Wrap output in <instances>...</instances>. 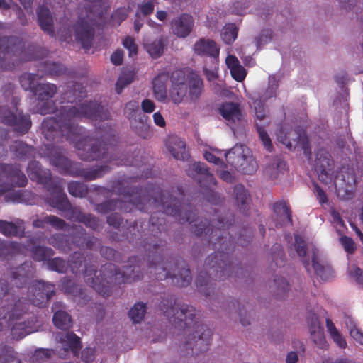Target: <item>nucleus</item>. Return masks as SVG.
<instances>
[{"mask_svg":"<svg viewBox=\"0 0 363 363\" xmlns=\"http://www.w3.org/2000/svg\"><path fill=\"white\" fill-rule=\"evenodd\" d=\"M131 178L115 179L111 182V189L97 186L95 191L98 194L109 196L113 192L123 196L125 201L111 199L95 205V211L101 214L120 210L130 212L133 207L140 211L155 208L149 220L150 233L145 234L142 247L147 257V267L150 274H154L157 280L171 278L172 283L179 287L190 284L192 277L188 265L181 257H172L169 261L163 259L166 241L159 235L168 228L164 215L174 217L179 223L197 222L196 213L189 203H183L184 193L181 186L172 187L163 191L155 184H148L146 187L129 186ZM191 232L197 237L204 236L212 248L216 250L205 261L203 269L199 272L196 279L199 291L206 296H210L214 289L212 281H224L229 277H238L243 269L240 265H234L229 254L235 247V235L238 233L237 242L245 246L250 242V227L240 228L235 224V216L228 212L210 222L205 219L191 226Z\"/></svg>","mask_w":363,"mask_h":363,"instance_id":"obj_1","label":"nucleus"},{"mask_svg":"<svg viewBox=\"0 0 363 363\" xmlns=\"http://www.w3.org/2000/svg\"><path fill=\"white\" fill-rule=\"evenodd\" d=\"M37 99V112L41 115L50 114L57 110L59 104H71L61 106L56 117H47L42 123V132L45 138L55 141L65 136L67 140H74L82 134V128L78 121L82 118L96 121L107 120L109 112L96 101L84 100L86 92H33Z\"/></svg>","mask_w":363,"mask_h":363,"instance_id":"obj_2","label":"nucleus"},{"mask_svg":"<svg viewBox=\"0 0 363 363\" xmlns=\"http://www.w3.org/2000/svg\"><path fill=\"white\" fill-rule=\"evenodd\" d=\"M159 308L175 328L182 329L184 341L179 346L182 352L198 355L208 350L212 331L207 325L199 323L194 307L177 303L174 295H167L163 297Z\"/></svg>","mask_w":363,"mask_h":363,"instance_id":"obj_3","label":"nucleus"},{"mask_svg":"<svg viewBox=\"0 0 363 363\" xmlns=\"http://www.w3.org/2000/svg\"><path fill=\"white\" fill-rule=\"evenodd\" d=\"M142 262L137 257H130L124 269L121 270L113 263L102 265L99 272L94 264H85V282L104 297H108L116 285L132 283L143 277Z\"/></svg>","mask_w":363,"mask_h":363,"instance_id":"obj_4","label":"nucleus"},{"mask_svg":"<svg viewBox=\"0 0 363 363\" xmlns=\"http://www.w3.org/2000/svg\"><path fill=\"white\" fill-rule=\"evenodd\" d=\"M11 290L8 281L0 279V332L10 328L13 337L21 340L35 330L36 318L28 313V304L19 300L13 304H6V298Z\"/></svg>","mask_w":363,"mask_h":363,"instance_id":"obj_5","label":"nucleus"},{"mask_svg":"<svg viewBox=\"0 0 363 363\" xmlns=\"http://www.w3.org/2000/svg\"><path fill=\"white\" fill-rule=\"evenodd\" d=\"M96 135L99 136L88 151L81 148V143H77L76 147L78 149L79 157L86 162L102 161L105 163H112L116 166H138V160L133 158L131 160L122 157L116 145V136L112 132L111 128L108 131L102 133L100 128L96 130Z\"/></svg>","mask_w":363,"mask_h":363,"instance_id":"obj_6","label":"nucleus"},{"mask_svg":"<svg viewBox=\"0 0 363 363\" xmlns=\"http://www.w3.org/2000/svg\"><path fill=\"white\" fill-rule=\"evenodd\" d=\"M46 157L50 164L59 169L62 174L74 177H81L86 181H92L102 177L111 170L108 164L98 166L96 168H84L79 162H72L64 154V150L52 145L45 146Z\"/></svg>","mask_w":363,"mask_h":363,"instance_id":"obj_7","label":"nucleus"},{"mask_svg":"<svg viewBox=\"0 0 363 363\" xmlns=\"http://www.w3.org/2000/svg\"><path fill=\"white\" fill-rule=\"evenodd\" d=\"M86 1L92 4V6L87 4L80 10L78 19L73 25V30L76 40L81 44L83 49L89 50L95 35L96 18L102 14L101 9L102 0Z\"/></svg>","mask_w":363,"mask_h":363,"instance_id":"obj_8","label":"nucleus"},{"mask_svg":"<svg viewBox=\"0 0 363 363\" xmlns=\"http://www.w3.org/2000/svg\"><path fill=\"white\" fill-rule=\"evenodd\" d=\"M33 46L25 48L23 40L16 36L0 38V69L12 70L21 62L35 60L38 56L31 52Z\"/></svg>","mask_w":363,"mask_h":363,"instance_id":"obj_9","label":"nucleus"},{"mask_svg":"<svg viewBox=\"0 0 363 363\" xmlns=\"http://www.w3.org/2000/svg\"><path fill=\"white\" fill-rule=\"evenodd\" d=\"M9 288L11 289L10 291L9 294L6 296V298H9V295L12 294V291L13 290V286H10V284L8 283ZM55 294V285L49 283L45 282L43 281H38L35 280L30 284L28 289V301L23 298H18V300L13 299L11 302H9V300L8 302H6V304H13L15 302L22 300L24 303H26L28 304V313L30 315H34L35 318H37L33 313L30 312V304L38 306L39 308H44L47 306V305L49 303V301L52 298V297ZM6 298V297L4 298ZM36 328L33 331H37L38 328L39 327V325H38V318H36V323H35Z\"/></svg>","mask_w":363,"mask_h":363,"instance_id":"obj_10","label":"nucleus"},{"mask_svg":"<svg viewBox=\"0 0 363 363\" xmlns=\"http://www.w3.org/2000/svg\"><path fill=\"white\" fill-rule=\"evenodd\" d=\"M19 102L20 99L18 97L13 96L12 108L0 107V121L4 124L12 127L15 132L24 135L30 129L32 122L29 114H25L18 109Z\"/></svg>","mask_w":363,"mask_h":363,"instance_id":"obj_11","label":"nucleus"},{"mask_svg":"<svg viewBox=\"0 0 363 363\" xmlns=\"http://www.w3.org/2000/svg\"><path fill=\"white\" fill-rule=\"evenodd\" d=\"M187 174L195 178L201 188L206 189L208 192L203 193L206 200L213 204H218L220 198L213 191L216 186V180L213 175L209 172L207 165L204 162H196L189 166Z\"/></svg>","mask_w":363,"mask_h":363,"instance_id":"obj_12","label":"nucleus"},{"mask_svg":"<svg viewBox=\"0 0 363 363\" xmlns=\"http://www.w3.org/2000/svg\"><path fill=\"white\" fill-rule=\"evenodd\" d=\"M54 188L56 189L55 194L48 196L45 199V203L51 207L65 213V217L67 220L81 223V220L84 218L85 213L81 211L80 208L72 205L64 191V186L55 185Z\"/></svg>","mask_w":363,"mask_h":363,"instance_id":"obj_13","label":"nucleus"},{"mask_svg":"<svg viewBox=\"0 0 363 363\" xmlns=\"http://www.w3.org/2000/svg\"><path fill=\"white\" fill-rule=\"evenodd\" d=\"M0 177L9 180V182L0 180V196L12 191L15 187H24L28 183L20 164L0 163Z\"/></svg>","mask_w":363,"mask_h":363,"instance_id":"obj_14","label":"nucleus"},{"mask_svg":"<svg viewBox=\"0 0 363 363\" xmlns=\"http://www.w3.org/2000/svg\"><path fill=\"white\" fill-rule=\"evenodd\" d=\"M334 183L337 197L342 200L351 199L354 195L357 186L354 169L342 167L337 173Z\"/></svg>","mask_w":363,"mask_h":363,"instance_id":"obj_15","label":"nucleus"},{"mask_svg":"<svg viewBox=\"0 0 363 363\" xmlns=\"http://www.w3.org/2000/svg\"><path fill=\"white\" fill-rule=\"evenodd\" d=\"M29 178L32 181L41 184L49 193V196L55 194V185L64 186L65 181L59 177L52 178L49 170H43L39 162L31 160L28 164L26 169Z\"/></svg>","mask_w":363,"mask_h":363,"instance_id":"obj_16","label":"nucleus"},{"mask_svg":"<svg viewBox=\"0 0 363 363\" xmlns=\"http://www.w3.org/2000/svg\"><path fill=\"white\" fill-rule=\"evenodd\" d=\"M314 168L320 182L328 184L333 180L334 162L325 149H319L315 155Z\"/></svg>","mask_w":363,"mask_h":363,"instance_id":"obj_17","label":"nucleus"},{"mask_svg":"<svg viewBox=\"0 0 363 363\" xmlns=\"http://www.w3.org/2000/svg\"><path fill=\"white\" fill-rule=\"evenodd\" d=\"M194 52L201 57H209L211 61L219 60L220 48L212 39L201 38L194 43L193 46Z\"/></svg>","mask_w":363,"mask_h":363,"instance_id":"obj_18","label":"nucleus"},{"mask_svg":"<svg viewBox=\"0 0 363 363\" xmlns=\"http://www.w3.org/2000/svg\"><path fill=\"white\" fill-rule=\"evenodd\" d=\"M19 82L24 91H57L55 84L43 82L42 77L35 74H22L19 77Z\"/></svg>","mask_w":363,"mask_h":363,"instance_id":"obj_19","label":"nucleus"},{"mask_svg":"<svg viewBox=\"0 0 363 363\" xmlns=\"http://www.w3.org/2000/svg\"><path fill=\"white\" fill-rule=\"evenodd\" d=\"M35 269L31 262H25L19 267L12 269L11 281L16 288L21 289L26 286L33 277Z\"/></svg>","mask_w":363,"mask_h":363,"instance_id":"obj_20","label":"nucleus"},{"mask_svg":"<svg viewBox=\"0 0 363 363\" xmlns=\"http://www.w3.org/2000/svg\"><path fill=\"white\" fill-rule=\"evenodd\" d=\"M277 140L291 150L293 142L298 143L302 139L299 129H294L291 125L284 124L276 133Z\"/></svg>","mask_w":363,"mask_h":363,"instance_id":"obj_21","label":"nucleus"},{"mask_svg":"<svg viewBox=\"0 0 363 363\" xmlns=\"http://www.w3.org/2000/svg\"><path fill=\"white\" fill-rule=\"evenodd\" d=\"M172 23L173 33L179 38H186L191 33L194 21L191 15L183 13Z\"/></svg>","mask_w":363,"mask_h":363,"instance_id":"obj_22","label":"nucleus"},{"mask_svg":"<svg viewBox=\"0 0 363 363\" xmlns=\"http://www.w3.org/2000/svg\"><path fill=\"white\" fill-rule=\"evenodd\" d=\"M9 150L14 158L21 161L33 159L36 155L35 149L22 140H15L10 146Z\"/></svg>","mask_w":363,"mask_h":363,"instance_id":"obj_23","label":"nucleus"},{"mask_svg":"<svg viewBox=\"0 0 363 363\" xmlns=\"http://www.w3.org/2000/svg\"><path fill=\"white\" fill-rule=\"evenodd\" d=\"M166 147L172 157L177 160L185 161L189 158L186 143L179 137H169L166 141Z\"/></svg>","mask_w":363,"mask_h":363,"instance_id":"obj_24","label":"nucleus"},{"mask_svg":"<svg viewBox=\"0 0 363 363\" xmlns=\"http://www.w3.org/2000/svg\"><path fill=\"white\" fill-rule=\"evenodd\" d=\"M218 112L228 123H237L242 120V114L240 104L238 103H223L218 108Z\"/></svg>","mask_w":363,"mask_h":363,"instance_id":"obj_25","label":"nucleus"},{"mask_svg":"<svg viewBox=\"0 0 363 363\" xmlns=\"http://www.w3.org/2000/svg\"><path fill=\"white\" fill-rule=\"evenodd\" d=\"M36 13L40 28L45 33L53 36L55 34L54 21L50 9L44 5H40L37 9Z\"/></svg>","mask_w":363,"mask_h":363,"instance_id":"obj_26","label":"nucleus"},{"mask_svg":"<svg viewBox=\"0 0 363 363\" xmlns=\"http://www.w3.org/2000/svg\"><path fill=\"white\" fill-rule=\"evenodd\" d=\"M4 201L6 203L34 205L36 201V195L28 190H13L5 194Z\"/></svg>","mask_w":363,"mask_h":363,"instance_id":"obj_27","label":"nucleus"},{"mask_svg":"<svg viewBox=\"0 0 363 363\" xmlns=\"http://www.w3.org/2000/svg\"><path fill=\"white\" fill-rule=\"evenodd\" d=\"M273 212L280 219L276 223L277 227H281L286 223L293 224L292 212L286 201L281 200L275 202L273 204Z\"/></svg>","mask_w":363,"mask_h":363,"instance_id":"obj_28","label":"nucleus"},{"mask_svg":"<svg viewBox=\"0 0 363 363\" xmlns=\"http://www.w3.org/2000/svg\"><path fill=\"white\" fill-rule=\"evenodd\" d=\"M218 63L219 60L216 61V64L214 63V61H211L209 67L207 65L203 67V72L211 85L213 86L214 91H226L224 83L218 78Z\"/></svg>","mask_w":363,"mask_h":363,"instance_id":"obj_29","label":"nucleus"},{"mask_svg":"<svg viewBox=\"0 0 363 363\" xmlns=\"http://www.w3.org/2000/svg\"><path fill=\"white\" fill-rule=\"evenodd\" d=\"M247 153H250V151L246 146L236 144L225 153L226 162L235 168L243 161V158Z\"/></svg>","mask_w":363,"mask_h":363,"instance_id":"obj_30","label":"nucleus"},{"mask_svg":"<svg viewBox=\"0 0 363 363\" xmlns=\"http://www.w3.org/2000/svg\"><path fill=\"white\" fill-rule=\"evenodd\" d=\"M23 221L18 219L16 223L0 220V232L5 236H23L25 228Z\"/></svg>","mask_w":363,"mask_h":363,"instance_id":"obj_31","label":"nucleus"},{"mask_svg":"<svg viewBox=\"0 0 363 363\" xmlns=\"http://www.w3.org/2000/svg\"><path fill=\"white\" fill-rule=\"evenodd\" d=\"M23 249V246L17 242L6 241L0 238V259L2 260L9 259L21 254Z\"/></svg>","mask_w":363,"mask_h":363,"instance_id":"obj_32","label":"nucleus"},{"mask_svg":"<svg viewBox=\"0 0 363 363\" xmlns=\"http://www.w3.org/2000/svg\"><path fill=\"white\" fill-rule=\"evenodd\" d=\"M149 118L144 115V118H138L130 122L132 130L140 137L147 139L152 136V128L148 123Z\"/></svg>","mask_w":363,"mask_h":363,"instance_id":"obj_33","label":"nucleus"},{"mask_svg":"<svg viewBox=\"0 0 363 363\" xmlns=\"http://www.w3.org/2000/svg\"><path fill=\"white\" fill-rule=\"evenodd\" d=\"M234 194L237 205L240 211L247 214L250 209V194L247 190L242 184H238L234 186Z\"/></svg>","mask_w":363,"mask_h":363,"instance_id":"obj_34","label":"nucleus"},{"mask_svg":"<svg viewBox=\"0 0 363 363\" xmlns=\"http://www.w3.org/2000/svg\"><path fill=\"white\" fill-rule=\"evenodd\" d=\"M48 243L62 252H68L71 250L69 239L65 234H52L48 238Z\"/></svg>","mask_w":363,"mask_h":363,"instance_id":"obj_35","label":"nucleus"},{"mask_svg":"<svg viewBox=\"0 0 363 363\" xmlns=\"http://www.w3.org/2000/svg\"><path fill=\"white\" fill-rule=\"evenodd\" d=\"M147 52L154 59L159 58L164 52V41L162 37L143 43Z\"/></svg>","mask_w":363,"mask_h":363,"instance_id":"obj_36","label":"nucleus"},{"mask_svg":"<svg viewBox=\"0 0 363 363\" xmlns=\"http://www.w3.org/2000/svg\"><path fill=\"white\" fill-rule=\"evenodd\" d=\"M189 69H176L169 76V81L172 82L174 89L186 91V83L188 79V71Z\"/></svg>","mask_w":363,"mask_h":363,"instance_id":"obj_37","label":"nucleus"},{"mask_svg":"<svg viewBox=\"0 0 363 363\" xmlns=\"http://www.w3.org/2000/svg\"><path fill=\"white\" fill-rule=\"evenodd\" d=\"M52 321L55 327L62 330H69L72 326L71 315L62 310H59L54 313Z\"/></svg>","mask_w":363,"mask_h":363,"instance_id":"obj_38","label":"nucleus"},{"mask_svg":"<svg viewBox=\"0 0 363 363\" xmlns=\"http://www.w3.org/2000/svg\"><path fill=\"white\" fill-rule=\"evenodd\" d=\"M257 164L256 160L247 153L243 158V161L236 166L235 169L244 174L251 175L257 170Z\"/></svg>","mask_w":363,"mask_h":363,"instance_id":"obj_39","label":"nucleus"},{"mask_svg":"<svg viewBox=\"0 0 363 363\" xmlns=\"http://www.w3.org/2000/svg\"><path fill=\"white\" fill-rule=\"evenodd\" d=\"M61 341L65 342L67 347L73 352L74 354L79 352L82 349V342L80 338L73 332L67 333L60 338Z\"/></svg>","mask_w":363,"mask_h":363,"instance_id":"obj_40","label":"nucleus"},{"mask_svg":"<svg viewBox=\"0 0 363 363\" xmlns=\"http://www.w3.org/2000/svg\"><path fill=\"white\" fill-rule=\"evenodd\" d=\"M33 258L37 262L48 261L55 254L54 250L48 247L38 245L32 250Z\"/></svg>","mask_w":363,"mask_h":363,"instance_id":"obj_41","label":"nucleus"},{"mask_svg":"<svg viewBox=\"0 0 363 363\" xmlns=\"http://www.w3.org/2000/svg\"><path fill=\"white\" fill-rule=\"evenodd\" d=\"M67 190L70 195L79 198H85L89 191L86 184L75 181L70 182L68 184Z\"/></svg>","mask_w":363,"mask_h":363,"instance_id":"obj_42","label":"nucleus"},{"mask_svg":"<svg viewBox=\"0 0 363 363\" xmlns=\"http://www.w3.org/2000/svg\"><path fill=\"white\" fill-rule=\"evenodd\" d=\"M344 323L350 336L357 342L363 345V333L357 328L354 319L349 315H345Z\"/></svg>","mask_w":363,"mask_h":363,"instance_id":"obj_43","label":"nucleus"},{"mask_svg":"<svg viewBox=\"0 0 363 363\" xmlns=\"http://www.w3.org/2000/svg\"><path fill=\"white\" fill-rule=\"evenodd\" d=\"M86 261L84 253L80 252H74L70 255L67 262L68 267L71 269L73 274H77Z\"/></svg>","mask_w":363,"mask_h":363,"instance_id":"obj_44","label":"nucleus"},{"mask_svg":"<svg viewBox=\"0 0 363 363\" xmlns=\"http://www.w3.org/2000/svg\"><path fill=\"white\" fill-rule=\"evenodd\" d=\"M203 87V82L201 76L195 71L189 69L188 71L186 90L201 91Z\"/></svg>","mask_w":363,"mask_h":363,"instance_id":"obj_45","label":"nucleus"},{"mask_svg":"<svg viewBox=\"0 0 363 363\" xmlns=\"http://www.w3.org/2000/svg\"><path fill=\"white\" fill-rule=\"evenodd\" d=\"M146 310V304L138 302L130 308L128 315L134 323H139L143 320Z\"/></svg>","mask_w":363,"mask_h":363,"instance_id":"obj_46","label":"nucleus"},{"mask_svg":"<svg viewBox=\"0 0 363 363\" xmlns=\"http://www.w3.org/2000/svg\"><path fill=\"white\" fill-rule=\"evenodd\" d=\"M124 112L130 122L138 118H143L145 115L140 110L139 103L134 100L130 101L125 104Z\"/></svg>","mask_w":363,"mask_h":363,"instance_id":"obj_47","label":"nucleus"},{"mask_svg":"<svg viewBox=\"0 0 363 363\" xmlns=\"http://www.w3.org/2000/svg\"><path fill=\"white\" fill-rule=\"evenodd\" d=\"M70 237L74 245L80 248L84 247L86 231L84 228L74 225L72 227V233H71Z\"/></svg>","mask_w":363,"mask_h":363,"instance_id":"obj_48","label":"nucleus"},{"mask_svg":"<svg viewBox=\"0 0 363 363\" xmlns=\"http://www.w3.org/2000/svg\"><path fill=\"white\" fill-rule=\"evenodd\" d=\"M169 82V74L167 72L159 73L152 81V91H167Z\"/></svg>","mask_w":363,"mask_h":363,"instance_id":"obj_49","label":"nucleus"},{"mask_svg":"<svg viewBox=\"0 0 363 363\" xmlns=\"http://www.w3.org/2000/svg\"><path fill=\"white\" fill-rule=\"evenodd\" d=\"M47 265L50 270L60 274L66 273L69 267L67 262L61 257H55L48 259Z\"/></svg>","mask_w":363,"mask_h":363,"instance_id":"obj_50","label":"nucleus"},{"mask_svg":"<svg viewBox=\"0 0 363 363\" xmlns=\"http://www.w3.org/2000/svg\"><path fill=\"white\" fill-rule=\"evenodd\" d=\"M43 70L48 75L60 76L65 72L66 69L61 63L45 61L43 64Z\"/></svg>","mask_w":363,"mask_h":363,"instance_id":"obj_51","label":"nucleus"},{"mask_svg":"<svg viewBox=\"0 0 363 363\" xmlns=\"http://www.w3.org/2000/svg\"><path fill=\"white\" fill-rule=\"evenodd\" d=\"M238 36V29L235 23L226 25L221 33V38L225 43L232 44Z\"/></svg>","mask_w":363,"mask_h":363,"instance_id":"obj_52","label":"nucleus"},{"mask_svg":"<svg viewBox=\"0 0 363 363\" xmlns=\"http://www.w3.org/2000/svg\"><path fill=\"white\" fill-rule=\"evenodd\" d=\"M312 266L315 274L323 280H326L331 273V269L329 267H325L318 262L315 254H313L312 257Z\"/></svg>","mask_w":363,"mask_h":363,"instance_id":"obj_53","label":"nucleus"},{"mask_svg":"<svg viewBox=\"0 0 363 363\" xmlns=\"http://www.w3.org/2000/svg\"><path fill=\"white\" fill-rule=\"evenodd\" d=\"M80 223L84 224L87 228L95 231H99L103 227L101 220L91 213H85Z\"/></svg>","mask_w":363,"mask_h":363,"instance_id":"obj_54","label":"nucleus"},{"mask_svg":"<svg viewBox=\"0 0 363 363\" xmlns=\"http://www.w3.org/2000/svg\"><path fill=\"white\" fill-rule=\"evenodd\" d=\"M276 286V296L279 299L284 297L285 294L289 291V284L286 279L280 277H276L274 279Z\"/></svg>","mask_w":363,"mask_h":363,"instance_id":"obj_55","label":"nucleus"},{"mask_svg":"<svg viewBox=\"0 0 363 363\" xmlns=\"http://www.w3.org/2000/svg\"><path fill=\"white\" fill-rule=\"evenodd\" d=\"M53 353L52 350L43 348L38 349L31 356V362L33 363H43V362L49 359Z\"/></svg>","mask_w":363,"mask_h":363,"instance_id":"obj_56","label":"nucleus"},{"mask_svg":"<svg viewBox=\"0 0 363 363\" xmlns=\"http://www.w3.org/2000/svg\"><path fill=\"white\" fill-rule=\"evenodd\" d=\"M140 235L138 230V223L133 221L130 223L123 230V236L125 237L129 242H134L135 240L138 239V237Z\"/></svg>","mask_w":363,"mask_h":363,"instance_id":"obj_57","label":"nucleus"},{"mask_svg":"<svg viewBox=\"0 0 363 363\" xmlns=\"http://www.w3.org/2000/svg\"><path fill=\"white\" fill-rule=\"evenodd\" d=\"M134 75L135 74L131 71L123 72L116 83V91H121L130 84L133 81Z\"/></svg>","mask_w":363,"mask_h":363,"instance_id":"obj_58","label":"nucleus"},{"mask_svg":"<svg viewBox=\"0 0 363 363\" xmlns=\"http://www.w3.org/2000/svg\"><path fill=\"white\" fill-rule=\"evenodd\" d=\"M60 286L62 290L67 294L74 295L79 289L81 286L76 284V283L70 278L65 277L61 279Z\"/></svg>","mask_w":363,"mask_h":363,"instance_id":"obj_59","label":"nucleus"},{"mask_svg":"<svg viewBox=\"0 0 363 363\" xmlns=\"http://www.w3.org/2000/svg\"><path fill=\"white\" fill-rule=\"evenodd\" d=\"M272 257L276 266L281 267L285 261V254L282 246L280 244H275L272 248Z\"/></svg>","mask_w":363,"mask_h":363,"instance_id":"obj_60","label":"nucleus"},{"mask_svg":"<svg viewBox=\"0 0 363 363\" xmlns=\"http://www.w3.org/2000/svg\"><path fill=\"white\" fill-rule=\"evenodd\" d=\"M155 0H147L139 4L135 16L138 17L140 14L144 16L151 15L155 9Z\"/></svg>","mask_w":363,"mask_h":363,"instance_id":"obj_61","label":"nucleus"},{"mask_svg":"<svg viewBox=\"0 0 363 363\" xmlns=\"http://www.w3.org/2000/svg\"><path fill=\"white\" fill-rule=\"evenodd\" d=\"M256 130L259 134V139L262 142L266 150L269 152H272L273 150V145L271 138L264 128L262 125L256 123Z\"/></svg>","mask_w":363,"mask_h":363,"instance_id":"obj_62","label":"nucleus"},{"mask_svg":"<svg viewBox=\"0 0 363 363\" xmlns=\"http://www.w3.org/2000/svg\"><path fill=\"white\" fill-rule=\"evenodd\" d=\"M311 338L314 344L320 349H325L328 346L327 341L324 335L323 329L319 330H312Z\"/></svg>","mask_w":363,"mask_h":363,"instance_id":"obj_63","label":"nucleus"},{"mask_svg":"<svg viewBox=\"0 0 363 363\" xmlns=\"http://www.w3.org/2000/svg\"><path fill=\"white\" fill-rule=\"evenodd\" d=\"M128 15V9L125 7L118 8L111 15V21L113 24L120 25L125 21Z\"/></svg>","mask_w":363,"mask_h":363,"instance_id":"obj_64","label":"nucleus"}]
</instances>
